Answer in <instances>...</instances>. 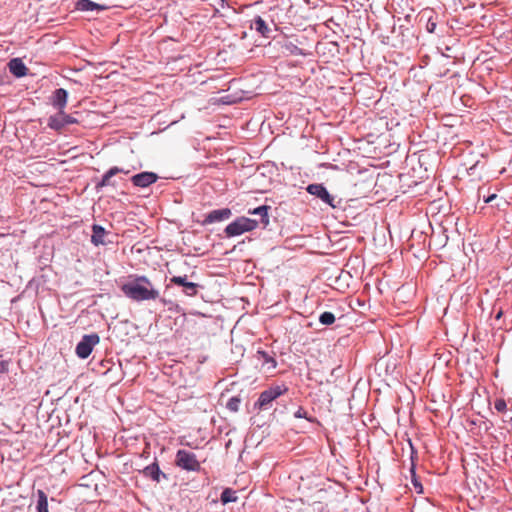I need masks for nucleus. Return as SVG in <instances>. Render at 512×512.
Wrapping results in <instances>:
<instances>
[{
	"instance_id": "9d476101",
	"label": "nucleus",
	"mask_w": 512,
	"mask_h": 512,
	"mask_svg": "<svg viewBox=\"0 0 512 512\" xmlns=\"http://www.w3.org/2000/svg\"><path fill=\"white\" fill-rule=\"evenodd\" d=\"M158 175L154 172L144 171L131 177V182L135 187L146 188L158 180Z\"/></svg>"
},
{
	"instance_id": "bb28decb",
	"label": "nucleus",
	"mask_w": 512,
	"mask_h": 512,
	"mask_svg": "<svg viewBox=\"0 0 512 512\" xmlns=\"http://www.w3.org/2000/svg\"><path fill=\"white\" fill-rule=\"evenodd\" d=\"M436 27H437V23H436V21L433 19V17H432V16H430V17L428 18L427 23H426V26H425L426 31H427L428 33H434V32H435V30H436Z\"/></svg>"
},
{
	"instance_id": "f8f14e48",
	"label": "nucleus",
	"mask_w": 512,
	"mask_h": 512,
	"mask_svg": "<svg viewBox=\"0 0 512 512\" xmlns=\"http://www.w3.org/2000/svg\"><path fill=\"white\" fill-rule=\"evenodd\" d=\"M231 215H232V212L229 208L212 210L205 215L203 221L201 222V225L205 226L208 224L221 222V221L229 219L231 217Z\"/></svg>"
},
{
	"instance_id": "f3484780",
	"label": "nucleus",
	"mask_w": 512,
	"mask_h": 512,
	"mask_svg": "<svg viewBox=\"0 0 512 512\" xmlns=\"http://www.w3.org/2000/svg\"><path fill=\"white\" fill-rule=\"evenodd\" d=\"M254 357L256 360L261 362L262 367H266L268 370L275 369L277 366V361L274 357V353L258 349Z\"/></svg>"
},
{
	"instance_id": "c756f323",
	"label": "nucleus",
	"mask_w": 512,
	"mask_h": 512,
	"mask_svg": "<svg viewBox=\"0 0 512 512\" xmlns=\"http://www.w3.org/2000/svg\"><path fill=\"white\" fill-rule=\"evenodd\" d=\"M502 316V311H499L496 315V319H499Z\"/></svg>"
},
{
	"instance_id": "9b49d317",
	"label": "nucleus",
	"mask_w": 512,
	"mask_h": 512,
	"mask_svg": "<svg viewBox=\"0 0 512 512\" xmlns=\"http://www.w3.org/2000/svg\"><path fill=\"white\" fill-rule=\"evenodd\" d=\"M140 474H142L143 477L151 479L152 481H154L156 483H160L161 480H163V479L166 480L168 478L167 475L160 469L159 464L156 459L152 464L144 467L140 471Z\"/></svg>"
},
{
	"instance_id": "423d86ee",
	"label": "nucleus",
	"mask_w": 512,
	"mask_h": 512,
	"mask_svg": "<svg viewBox=\"0 0 512 512\" xmlns=\"http://www.w3.org/2000/svg\"><path fill=\"white\" fill-rule=\"evenodd\" d=\"M175 464L177 467L191 472H198L201 469L200 462L197 460L195 453L185 449L177 451Z\"/></svg>"
},
{
	"instance_id": "cd10ccee",
	"label": "nucleus",
	"mask_w": 512,
	"mask_h": 512,
	"mask_svg": "<svg viewBox=\"0 0 512 512\" xmlns=\"http://www.w3.org/2000/svg\"><path fill=\"white\" fill-rule=\"evenodd\" d=\"M294 417L295 418H305V419H307V420H309L311 422L313 421L312 419L308 418L307 411L304 408H302V407H299L296 410V412L294 413Z\"/></svg>"
},
{
	"instance_id": "393cba45",
	"label": "nucleus",
	"mask_w": 512,
	"mask_h": 512,
	"mask_svg": "<svg viewBox=\"0 0 512 512\" xmlns=\"http://www.w3.org/2000/svg\"><path fill=\"white\" fill-rule=\"evenodd\" d=\"M241 404V398L239 396L231 397L227 403L226 408L231 412H237Z\"/></svg>"
},
{
	"instance_id": "1a4fd4ad",
	"label": "nucleus",
	"mask_w": 512,
	"mask_h": 512,
	"mask_svg": "<svg viewBox=\"0 0 512 512\" xmlns=\"http://www.w3.org/2000/svg\"><path fill=\"white\" fill-rule=\"evenodd\" d=\"M408 442H409V445L411 448V453H410L411 466L409 469L410 476H411V483L414 487V490L418 494H421V493H423V485H422L419 477L416 474V461L418 459V453H417V450L414 448L412 441L409 440Z\"/></svg>"
},
{
	"instance_id": "f257e3e1",
	"label": "nucleus",
	"mask_w": 512,
	"mask_h": 512,
	"mask_svg": "<svg viewBox=\"0 0 512 512\" xmlns=\"http://www.w3.org/2000/svg\"><path fill=\"white\" fill-rule=\"evenodd\" d=\"M122 292L129 299L136 302L159 300L166 305L168 301L160 297V292L145 275H135L133 280L121 287Z\"/></svg>"
},
{
	"instance_id": "4468645a",
	"label": "nucleus",
	"mask_w": 512,
	"mask_h": 512,
	"mask_svg": "<svg viewBox=\"0 0 512 512\" xmlns=\"http://www.w3.org/2000/svg\"><path fill=\"white\" fill-rule=\"evenodd\" d=\"M300 42L296 39L295 42L292 41L289 37H285L281 44V48L287 52L289 55L292 56H308L309 53H307L304 49L300 48L298 46Z\"/></svg>"
},
{
	"instance_id": "ddd939ff",
	"label": "nucleus",
	"mask_w": 512,
	"mask_h": 512,
	"mask_svg": "<svg viewBox=\"0 0 512 512\" xmlns=\"http://www.w3.org/2000/svg\"><path fill=\"white\" fill-rule=\"evenodd\" d=\"M68 101V91L64 88L55 89L50 97L51 105L58 111L65 109Z\"/></svg>"
},
{
	"instance_id": "b1692460",
	"label": "nucleus",
	"mask_w": 512,
	"mask_h": 512,
	"mask_svg": "<svg viewBox=\"0 0 512 512\" xmlns=\"http://www.w3.org/2000/svg\"><path fill=\"white\" fill-rule=\"evenodd\" d=\"M319 323L324 326H330L335 323L336 317L335 315L330 311H324L319 315Z\"/></svg>"
},
{
	"instance_id": "c85d7f7f",
	"label": "nucleus",
	"mask_w": 512,
	"mask_h": 512,
	"mask_svg": "<svg viewBox=\"0 0 512 512\" xmlns=\"http://www.w3.org/2000/svg\"><path fill=\"white\" fill-rule=\"evenodd\" d=\"M496 197H497V195H496V194H491V195H489L487 198H485V199H484V202H485V203H490V202H492Z\"/></svg>"
},
{
	"instance_id": "6ab92c4d",
	"label": "nucleus",
	"mask_w": 512,
	"mask_h": 512,
	"mask_svg": "<svg viewBox=\"0 0 512 512\" xmlns=\"http://www.w3.org/2000/svg\"><path fill=\"white\" fill-rule=\"evenodd\" d=\"M75 9L82 12L103 11L105 6L100 5L92 0H78Z\"/></svg>"
},
{
	"instance_id": "412c9836",
	"label": "nucleus",
	"mask_w": 512,
	"mask_h": 512,
	"mask_svg": "<svg viewBox=\"0 0 512 512\" xmlns=\"http://www.w3.org/2000/svg\"><path fill=\"white\" fill-rule=\"evenodd\" d=\"M270 210V206L268 205H261L259 207H256L254 209H250L248 211L249 214L251 215H259L260 216V221L258 222V224H262L263 227H267L268 224H269V215H268V211Z\"/></svg>"
},
{
	"instance_id": "6e6552de",
	"label": "nucleus",
	"mask_w": 512,
	"mask_h": 512,
	"mask_svg": "<svg viewBox=\"0 0 512 512\" xmlns=\"http://www.w3.org/2000/svg\"><path fill=\"white\" fill-rule=\"evenodd\" d=\"M78 123L79 120L76 117L66 114L64 110H62L49 116L47 126L54 131L60 132L66 126Z\"/></svg>"
},
{
	"instance_id": "a211bd4d",
	"label": "nucleus",
	"mask_w": 512,
	"mask_h": 512,
	"mask_svg": "<svg viewBox=\"0 0 512 512\" xmlns=\"http://www.w3.org/2000/svg\"><path fill=\"white\" fill-rule=\"evenodd\" d=\"M10 73L16 78H22L28 74V68L21 58H13L8 63Z\"/></svg>"
},
{
	"instance_id": "20e7f679",
	"label": "nucleus",
	"mask_w": 512,
	"mask_h": 512,
	"mask_svg": "<svg viewBox=\"0 0 512 512\" xmlns=\"http://www.w3.org/2000/svg\"><path fill=\"white\" fill-rule=\"evenodd\" d=\"M258 226V221L248 217H237L233 222L225 227V234L227 237L240 236L245 232L254 230Z\"/></svg>"
},
{
	"instance_id": "0eeeda50",
	"label": "nucleus",
	"mask_w": 512,
	"mask_h": 512,
	"mask_svg": "<svg viewBox=\"0 0 512 512\" xmlns=\"http://www.w3.org/2000/svg\"><path fill=\"white\" fill-rule=\"evenodd\" d=\"M100 342L97 333L85 334L75 347V354L80 359H87L94 347Z\"/></svg>"
},
{
	"instance_id": "2eb2a0df",
	"label": "nucleus",
	"mask_w": 512,
	"mask_h": 512,
	"mask_svg": "<svg viewBox=\"0 0 512 512\" xmlns=\"http://www.w3.org/2000/svg\"><path fill=\"white\" fill-rule=\"evenodd\" d=\"M250 29L256 31L264 38H271L272 29L268 26L266 21L260 16L257 15L250 23Z\"/></svg>"
},
{
	"instance_id": "4be33fe9",
	"label": "nucleus",
	"mask_w": 512,
	"mask_h": 512,
	"mask_svg": "<svg viewBox=\"0 0 512 512\" xmlns=\"http://www.w3.org/2000/svg\"><path fill=\"white\" fill-rule=\"evenodd\" d=\"M37 498L36 512H49L47 494L43 490L38 489Z\"/></svg>"
},
{
	"instance_id": "5701e85b",
	"label": "nucleus",
	"mask_w": 512,
	"mask_h": 512,
	"mask_svg": "<svg viewBox=\"0 0 512 512\" xmlns=\"http://www.w3.org/2000/svg\"><path fill=\"white\" fill-rule=\"evenodd\" d=\"M238 497L236 495V491L232 488H225L220 496V501L223 505H226L228 503H235L237 502Z\"/></svg>"
},
{
	"instance_id": "f03ea898",
	"label": "nucleus",
	"mask_w": 512,
	"mask_h": 512,
	"mask_svg": "<svg viewBox=\"0 0 512 512\" xmlns=\"http://www.w3.org/2000/svg\"><path fill=\"white\" fill-rule=\"evenodd\" d=\"M288 391L285 385H275L262 391L257 401L254 403V409L265 411L271 408L273 401Z\"/></svg>"
},
{
	"instance_id": "aec40b11",
	"label": "nucleus",
	"mask_w": 512,
	"mask_h": 512,
	"mask_svg": "<svg viewBox=\"0 0 512 512\" xmlns=\"http://www.w3.org/2000/svg\"><path fill=\"white\" fill-rule=\"evenodd\" d=\"M106 235V230L103 226L99 224L92 225V236L91 243L94 246L106 245L104 237Z\"/></svg>"
},
{
	"instance_id": "dca6fc26",
	"label": "nucleus",
	"mask_w": 512,
	"mask_h": 512,
	"mask_svg": "<svg viewBox=\"0 0 512 512\" xmlns=\"http://www.w3.org/2000/svg\"><path fill=\"white\" fill-rule=\"evenodd\" d=\"M119 173H128V171H125L123 168H119L117 166L111 167L108 171L104 173L102 179L96 183V191H100L105 186H114L115 183L111 181V178Z\"/></svg>"
},
{
	"instance_id": "39448f33",
	"label": "nucleus",
	"mask_w": 512,
	"mask_h": 512,
	"mask_svg": "<svg viewBox=\"0 0 512 512\" xmlns=\"http://www.w3.org/2000/svg\"><path fill=\"white\" fill-rule=\"evenodd\" d=\"M171 286H176L180 288L181 293L188 297H195L199 290L203 288L202 285L189 281L188 275H182V276H173L169 280V284L167 285V288Z\"/></svg>"
},
{
	"instance_id": "7ed1b4c3",
	"label": "nucleus",
	"mask_w": 512,
	"mask_h": 512,
	"mask_svg": "<svg viewBox=\"0 0 512 512\" xmlns=\"http://www.w3.org/2000/svg\"><path fill=\"white\" fill-rule=\"evenodd\" d=\"M305 189L308 194L320 199L324 204L328 205L332 209L342 207V199L330 194L323 183H312Z\"/></svg>"
},
{
	"instance_id": "a878e982",
	"label": "nucleus",
	"mask_w": 512,
	"mask_h": 512,
	"mask_svg": "<svg viewBox=\"0 0 512 512\" xmlns=\"http://www.w3.org/2000/svg\"><path fill=\"white\" fill-rule=\"evenodd\" d=\"M494 408L498 412L503 413L507 410V403L504 399H496L494 402Z\"/></svg>"
}]
</instances>
